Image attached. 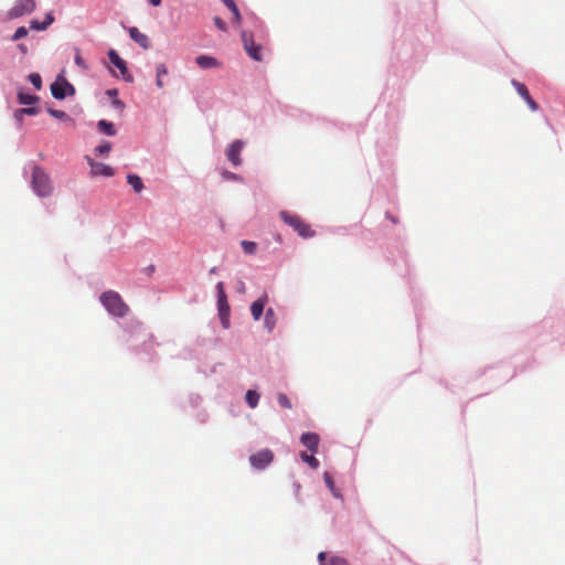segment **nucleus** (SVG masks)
Here are the masks:
<instances>
[{"mask_svg": "<svg viewBox=\"0 0 565 565\" xmlns=\"http://www.w3.org/2000/svg\"><path fill=\"white\" fill-rule=\"evenodd\" d=\"M100 302L106 310L115 317L122 318L129 311V307L124 302L120 295L113 290L103 292L100 296Z\"/></svg>", "mask_w": 565, "mask_h": 565, "instance_id": "obj_1", "label": "nucleus"}, {"mask_svg": "<svg viewBox=\"0 0 565 565\" xmlns=\"http://www.w3.org/2000/svg\"><path fill=\"white\" fill-rule=\"evenodd\" d=\"M32 189L39 196H49L53 186L49 174L41 167L35 166L32 171Z\"/></svg>", "mask_w": 565, "mask_h": 565, "instance_id": "obj_2", "label": "nucleus"}, {"mask_svg": "<svg viewBox=\"0 0 565 565\" xmlns=\"http://www.w3.org/2000/svg\"><path fill=\"white\" fill-rule=\"evenodd\" d=\"M279 215L287 225L298 233L299 236L309 238L315 235V231L299 215L290 214L287 211H281Z\"/></svg>", "mask_w": 565, "mask_h": 565, "instance_id": "obj_3", "label": "nucleus"}, {"mask_svg": "<svg viewBox=\"0 0 565 565\" xmlns=\"http://www.w3.org/2000/svg\"><path fill=\"white\" fill-rule=\"evenodd\" d=\"M36 8L35 0H17L14 6L7 11V20L18 19L32 13Z\"/></svg>", "mask_w": 565, "mask_h": 565, "instance_id": "obj_4", "label": "nucleus"}, {"mask_svg": "<svg viewBox=\"0 0 565 565\" xmlns=\"http://www.w3.org/2000/svg\"><path fill=\"white\" fill-rule=\"evenodd\" d=\"M242 42L248 56L255 61H263V47L254 42V38L247 31H242Z\"/></svg>", "mask_w": 565, "mask_h": 565, "instance_id": "obj_5", "label": "nucleus"}, {"mask_svg": "<svg viewBox=\"0 0 565 565\" xmlns=\"http://www.w3.org/2000/svg\"><path fill=\"white\" fill-rule=\"evenodd\" d=\"M51 93L54 98L64 99L67 95H74L75 88L71 83L66 81V78L58 76L57 79L51 85Z\"/></svg>", "mask_w": 565, "mask_h": 565, "instance_id": "obj_6", "label": "nucleus"}, {"mask_svg": "<svg viewBox=\"0 0 565 565\" xmlns=\"http://www.w3.org/2000/svg\"><path fill=\"white\" fill-rule=\"evenodd\" d=\"M274 460V454L269 449H263L249 457V462L253 468L263 470L268 467Z\"/></svg>", "mask_w": 565, "mask_h": 565, "instance_id": "obj_7", "label": "nucleus"}, {"mask_svg": "<svg viewBox=\"0 0 565 565\" xmlns=\"http://www.w3.org/2000/svg\"><path fill=\"white\" fill-rule=\"evenodd\" d=\"M216 289H217V306H218V311H220V316L223 320V323H227V316H228V312H230V306L227 303V297H226V294H225V290H224V284L222 281L217 282L216 285Z\"/></svg>", "mask_w": 565, "mask_h": 565, "instance_id": "obj_8", "label": "nucleus"}, {"mask_svg": "<svg viewBox=\"0 0 565 565\" xmlns=\"http://www.w3.org/2000/svg\"><path fill=\"white\" fill-rule=\"evenodd\" d=\"M87 163L90 167V175L97 177H113L115 174L114 169L105 163L94 161L92 158L86 157Z\"/></svg>", "mask_w": 565, "mask_h": 565, "instance_id": "obj_9", "label": "nucleus"}, {"mask_svg": "<svg viewBox=\"0 0 565 565\" xmlns=\"http://www.w3.org/2000/svg\"><path fill=\"white\" fill-rule=\"evenodd\" d=\"M244 148V142L241 140H235L230 145L226 150L227 159L235 166H239L242 163L241 152Z\"/></svg>", "mask_w": 565, "mask_h": 565, "instance_id": "obj_10", "label": "nucleus"}, {"mask_svg": "<svg viewBox=\"0 0 565 565\" xmlns=\"http://www.w3.org/2000/svg\"><path fill=\"white\" fill-rule=\"evenodd\" d=\"M109 61L113 65H115L121 73L125 81L131 82L132 77L128 73L126 62L118 55L115 50H110L108 52Z\"/></svg>", "mask_w": 565, "mask_h": 565, "instance_id": "obj_11", "label": "nucleus"}, {"mask_svg": "<svg viewBox=\"0 0 565 565\" xmlns=\"http://www.w3.org/2000/svg\"><path fill=\"white\" fill-rule=\"evenodd\" d=\"M301 444L311 452L318 451L319 436L316 433H303L300 437Z\"/></svg>", "mask_w": 565, "mask_h": 565, "instance_id": "obj_12", "label": "nucleus"}, {"mask_svg": "<svg viewBox=\"0 0 565 565\" xmlns=\"http://www.w3.org/2000/svg\"><path fill=\"white\" fill-rule=\"evenodd\" d=\"M195 63L202 70L218 68V67H221V63L215 57L210 56V55H199V56H196Z\"/></svg>", "mask_w": 565, "mask_h": 565, "instance_id": "obj_13", "label": "nucleus"}, {"mask_svg": "<svg viewBox=\"0 0 565 565\" xmlns=\"http://www.w3.org/2000/svg\"><path fill=\"white\" fill-rule=\"evenodd\" d=\"M131 40L138 43L142 49L147 50L150 46L149 39L146 34L141 33L137 28L129 29Z\"/></svg>", "mask_w": 565, "mask_h": 565, "instance_id": "obj_14", "label": "nucleus"}, {"mask_svg": "<svg viewBox=\"0 0 565 565\" xmlns=\"http://www.w3.org/2000/svg\"><path fill=\"white\" fill-rule=\"evenodd\" d=\"M267 302V296L264 295L263 297H260L259 299H257L256 301H254L250 306V313L254 318V320H259L263 312H264V308H265V305Z\"/></svg>", "mask_w": 565, "mask_h": 565, "instance_id": "obj_15", "label": "nucleus"}, {"mask_svg": "<svg viewBox=\"0 0 565 565\" xmlns=\"http://www.w3.org/2000/svg\"><path fill=\"white\" fill-rule=\"evenodd\" d=\"M277 322L276 313L273 308H268L265 313L264 324L265 328L270 332L274 330Z\"/></svg>", "mask_w": 565, "mask_h": 565, "instance_id": "obj_16", "label": "nucleus"}, {"mask_svg": "<svg viewBox=\"0 0 565 565\" xmlns=\"http://www.w3.org/2000/svg\"><path fill=\"white\" fill-rule=\"evenodd\" d=\"M227 8L228 10H231V12L233 13V17H234V23L239 25L241 24V21H242V15H241V12L236 6V3L234 2V0H221Z\"/></svg>", "mask_w": 565, "mask_h": 565, "instance_id": "obj_17", "label": "nucleus"}, {"mask_svg": "<svg viewBox=\"0 0 565 565\" xmlns=\"http://www.w3.org/2000/svg\"><path fill=\"white\" fill-rule=\"evenodd\" d=\"M18 100L21 105H33L38 103L39 97L29 93L20 90L18 93Z\"/></svg>", "mask_w": 565, "mask_h": 565, "instance_id": "obj_18", "label": "nucleus"}, {"mask_svg": "<svg viewBox=\"0 0 565 565\" xmlns=\"http://www.w3.org/2000/svg\"><path fill=\"white\" fill-rule=\"evenodd\" d=\"M323 479H324L326 486L331 491V493L335 498H341V492H340L339 489L335 488L332 476L329 472H324L323 473Z\"/></svg>", "mask_w": 565, "mask_h": 565, "instance_id": "obj_19", "label": "nucleus"}, {"mask_svg": "<svg viewBox=\"0 0 565 565\" xmlns=\"http://www.w3.org/2000/svg\"><path fill=\"white\" fill-rule=\"evenodd\" d=\"M127 181L128 183L132 186V189L139 193L142 191L143 189V183H142V180L140 177L136 175V174H128L127 175Z\"/></svg>", "mask_w": 565, "mask_h": 565, "instance_id": "obj_20", "label": "nucleus"}, {"mask_svg": "<svg viewBox=\"0 0 565 565\" xmlns=\"http://www.w3.org/2000/svg\"><path fill=\"white\" fill-rule=\"evenodd\" d=\"M97 125H98L99 130L102 132H104L105 135H107V136L116 135V129H115V127H114V125L111 122L102 119V120L98 121Z\"/></svg>", "mask_w": 565, "mask_h": 565, "instance_id": "obj_21", "label": "nucleus"}, {"mask_svg": "<svg viewBox=\"0 0 565 565\" xmlns=\"http://www.w3.org/2000/svg\"><path fill=\"white\" fill-rule=\"evenodd\" d=\"M156 73H157L156 74L157 75L156 84L159 88H162L163 87L162 77L168 74V68L164 64L161 63L157 66Z\"/></svg>", "mask_w": 565, "mask_h": 565, "instance_id": "obj_22", "label": "nucleus"}, {"mask_svg": "<svg viewBox=\"0 0 565 565\" xmlns=\"http://www.w3.org/2000/svg\"><path fill=\"white\" fill-rule=\"evenodd\" d=\"M245 398L249 407L255 408L259 402V394L256 391L248 390Z\"/></svg>", "mask_w": 565, "mask_h": 565, "instance_id": "obj_23", "label": "nucleus"}, {"mask_svg": "<svg viewBox=\"0 0 565 565\" xmlns=\"http://www.w3.org/2000/svg\"><path fill=\"white\" fill-rule=\"evenodd\" d=\"M511 84L513 85V87L515 88V90L518 92V94H519L523 99H525V98H527L529 96H531V95H530V93H529L527 87H526L524 84H522V83H520V82H518V81H515V79H512Z\"/></svg>", "mask_w": 565, "mask_h": 565, "instance_id": "obj_24", "label": "nucleus"}, {"mask_svg": "<svg viewBox=\"0 0 565 565\" xmlns=\"http://www.w3.org/2000/svg\"><path fill=\"white\" fill-rule=\"evenodd\" d=\"M301 459L307 462L311 468L317 469L319 467V461L312 455H308L307 452L300 454Z\"/></svg>", "mask_w": 565, "mask_h": 565, "instance_id": "obj_25", "label": "nucleus"}, {"mask_svg": "<svg viewBox=\"0 0 565 565\" xmlns=\"http://www.w3.org/2000/svg\"><path fill=\"white\" fill-rule=\"evenodd\" d=\"M241 245H242L243 250L249 255L255 254L256 248H257V244L255 242H250V241H242Z\"/></svg>", "mask_w": 565, "mask_h": 565, "instance_id": "obj_26", "label": "nucleus"}, {"mask_svg": "<svg viewBox=\"0 0 565 565\" xmlns=\"http://www.w3.org/2000/svg\"><path fill=\"white\" fill-rule=\"evenodd\" d=\"M29 79L35 89L40 90L42 88V78L40 74L32 73L29 75Z\"/></svg>", "mask_w": 565, "mask_h": 565, "instance_id": "obj_27", "label": "nucleus"}, {"mask_svg": "<svg viewBox=\"0 0 565 565\" xmlns=\"http://www.w3.org/2000/svg\"><path fill=\"white\" fill-rule=\"evenodd\" d=\"M110 150L111 143L108 141L95 148V152L98 153L99 156H107L110 152Z\"/></svg>", "mask_w": 565, "mask_h": 565, "instance_id": "obj_28", "label": "nucleus"}, {"mask_svg": "<svg viewBox=\"0 0 565 565\" xmlns=\"http://www.w3.org/2000/svg\"><path fill=\"white\" fill-rule=\"evenodd\" d=\"M277 401L279 403V405L284 408H288L290 409L291 408V403H290V399L288 398V396L284 393H279L277 395Z\"/></svg>", "mask_w": 565, "mask_h": 565, "instance_id": "obj_29", "label": "nucleus"}, {"mask_svg": "<svg viewBox=\"0 0 565 565\" xmlns=\"http://www.w3.org/2000/svg\"><path fill=\"white\" fill-rule=\"evenodd\" d=\"M28 33H29V32H28L26 28H24V26H19V28L15 30L14 34L12 35L11 40H12V41H14V42H15V41H19L20 39L25 38V36L28 35Z\"/></svg>", "mask_w": 565, "mask_h": 565, "instance_id": "obj_30", "label": "nucleus"}, {"mask_svg": "<svg viewBox=\"0 0 565 565\" xmlns=\"http://www.w3.org/2000/svg\"><path fill=\"white\" fill-rule=\"evenodd\" d=\"M38 113L39 108L36 107L21 108L14 113V117H19V115H36Z\"/></svg>", "mask_w": 565, "mask_h": 565, "instance_id": "obj_31", "label": "nucleus"}, {"mask_svg": "<svg viewBox=\"0 0 565 565\" xmlns=\"http://www.w3.org/2000/svg\"><path fill=\"white\" fill-rule=\"evenodd\" d=\"M49 114L54 117V118H57V119H66L68 118L67 114L63 110H57V109H52L50 108L49 110Z\"/></svg>", "mask_w": 565, "mask_h": 565, "instance_id": "obj_32", "label": "nucleus"}, {"mask_svg": "<svg viewBox=\"0 0 565 565\" xmlns=\"http://www.w3.org/2000/svg\"><path fill=\"white\" fill-rule=\"evenodd\" d=\"M30 28L32 30H36V31H43V30H46V26L44 25L43 22H40L38 20H31L30 21Z\"/></svg>", "mask_w": 565, "mask_h": 565, "instance_id": "obj_33", "label": "nucleus"}, {"mask_svg": "<svg viewBox=\"0 0 565 565\" xmlns=\"http://www.w3.org/2000/svg\"><path fill=\"white\" fill-rule=\"evenodd\" d=\"M330 565H350V563L343 557L335 556L330 559Z\"/></svg>", "mask_w": 565, "mask_h": 565, "instance_id": "obj_34", "label": "nucleus"}, {"mask_svg": "<svg viewBox=\"0 0 565 565\" xmlns=\"http://www.w3.org/2000/svg\"><path fill=\"white\" fill-rule=\"evenodd\" d=\"M524 102L527 104L529 108L532 110V111H536L539 109V105L531 97L529 96L527 98L524 99Z\"/></svg>", "mask_w": 565, "mask_h": 565, "instance_id": "obj_35", "label": "nucleus"}, {"mask_svg": "<svg viewBox=\"0 0 565 565\" xmlns=\"http://www.w3.org/2000/svg\"><path fill=\"white\" fill-rule=\"evenodd\" d=\"M214 24L221 31H226V23L218 17H214Z\"/></svg>", "mask_w": 565, "mask_h": 565, "instance_id": "obj_36", "label": "nucleus"}, {"mask_svg": "<svg viewBox=\"0 0 565 565\" xmlns=\"http://www.w3.org/2000/svg\"><path fill=\"white\" fill-rule=\"evenodd\" d=\"M75 63H76L79 67H82V68H84V70H86V68H87V66H86V64H85L84 58L81 56V54H79L78 52H77V53H76V55H75Z\"/></svg>", "mask_w": 565, "mask_h": 565, "instance_id": "obj_37", "label": "nucleus"}, {"mask_svg": "<svg viewBox=\"0 0 565 565\" xmlns=\"http://www.w3.org/2000/svg\"><path fill=\"white\" fill-rule=\"evenodd\" d=\"M54 22V17L52 13H47L45 15V20L43 21L44 25L46 26V29Z\"/></svg>", "mask_w": 565, "mask_h": 565, "instance_id": "obj_38", "label": "nucleus"}, {"mask_svg": "<svg viewBox=\"0 0 565 565\" xmlns=\"http://www.w3.org/2000/svg\"><path fill=\"white\" fill-rule=\"evenodd\" d=\"M318 558H319V561H320L321 563H323V562H324V559H326V553H324V552L319 553Z\"/></svg>", "mask_w": 565, "mask_h": 565, "instance_id": "obj_39", "label": "nucleus"}, {"mask_svg": "<svg viewBox=\"0 0 565 565\" xmlns=\"http://www.w3.org/2000/svg\"><path fill=\"white\" fill-rule=\"evenodd\" d=\"M149 2L154 6V7H158L161 4V0H149Z\"/></svg>", "mask_w": 565, "mask_h": 565, "instance_id": "obj_40", "label": "nucleus"}, {"mask_svg": "<svg viewBox=\"0 0 565 565\" xmlns=\"http://www.w3.org/2000/svg\"><path fill=\"white\" fill-rule=\"evenodd\" d=\"M19 50L22 52V53H25L26 52V47L24 44H19L18 45Z\"/></svg>", "mask_w": 565, "mask_h": 565, "instance_id": "obj_41", "label": "nucleus"}, {"mask_svg": "<svg viewBox=\"0 0 565 565\" xmlns=\"http://www.w3.org/2000/svg\"><path fill=\"white\" fill-rule=\"evenodd\" d=\"M114 104H115L117 107H119V108H122V107H124L122 102H120V100H118V99H116V100L114 102Z\"/></svg>", "mask_w": 565, "mask_h": 565, "instance_id": "obj_42", "label": "nucleus"}, {"mask_svg": "<svg viewBox=\"0 0 565 565\" xmlns=\"http://www.w3.org/2000/svg\"><path fill=\"white\" fill-rule=\"evenodd\" d=\"M107 94L109 96H116L117 95V90L116 89H110V90L107 92Z\"/></svg>", "mask_w": 565, "mask_h": 565, "instance_id": "obj_43", "label": "nucleus"}, {"mask_svg": "<svg viewBox=\"0 0 565 565\" xmlns=\"http://www.w3.org/2000/svg\"><path fill=\"white\" fill-rule=\"evenodd\" d=\"M22 117L23 115H19V117H15L17 120L21 121L22 120Z\"/></svg>", "mask_w": 565, "mask_h": 565, "instance_id": "obj_44", "label": "nucleus"}, {"mask_svg": "<svg viewBox=\"0 0 565 565\" xmlns=\"http://www.w3.org/2000/svg\"><path fill=\"white\" fill-rule=\"evenodd\" d=\"M295 487H296V490H297V491H299V489H300V484L295 483Z\"/></svg>", "mask_w": 565, "mask_h": 565, "instance_id": "obj_45", "label": "nucleus"}, {"mask_svg": "<svg viewBox=\"0 0 565 565\" xmlns=\"http://www.w3.org/2000/svg\"><path fill=\"white\" fill-rule=\"evenodd\" d=\"M321 565H330V563H329V564H324V563H322Z\"/></svg>", "mask_w": 565, "mask_h": 565, "instance_id": "obj_46", "label": "nucleus"}]
</instances>
